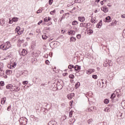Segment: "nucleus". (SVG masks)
Wrapping results in <instances>:
<instances>
[{
  "label": "nucleus",
  "mask_w": 125,
  "mask_h": 125,
  "mask_svg": "<svg viewBox=\"0 0 125 125\" xmlns=\"http://www.w3.org/2000/svg\"><path fill=\"white\" fill-rule=\"evenodd\" d=\"M26 119L25 118H21L19 120V122L21 124V125H27V121Z\"/></svg>",
  "instance_id": "obj_1"
},
{
  "label": "nucleus",
  "mask_w": 125,
  "mask_h": 125,
  "mask_svg": "<svg viewBox=\"0 0 125 125\" xmlns=\"http://www.w3.org/2000/svg\"><path fill=\"white\" fill-rule=\"evenodd\" d=\"M16 32H17L18 35H22L23 34V32H24V29H21L20 26H18L16 29Z\"/></svg>",
  "instance_id": "obj_2"
},
{
  "label": "nucleus",
  "mask_w": 125,
  "mask_h": 125,
  "mask_svg": "<svg viewBox=\"0 0 125 125\" xmlns=\"http://www.w3.org/2000/svg\"><path fill=\"white\" fill-rule=\"evenodd\" d=\"M4 65L2 62H0V76L3 75L4 74V71H3V67Z\"/></svg>",
  "instance_id": "obj_3"
},
{
  "label": "nucleus",
  "mask_w": 125,
  "mask_h": 125,
  "mask_svg": "<svg viewBox=\"0 0 125 125\" xmlns=\"http://www.w3.org/2000/svg\"><path fill=\"white\" fill-rule=\"evenodd\" d=\"M4 45H5V47L7 50L11 47V44H10V42H7L4 43Z\"/></svg>",
  "instance_id": "obj_4"
},
{
  "label": "nucleus",
  "mask_w": 125,
  "mask_h": 125,
  "mask_svg": "<svg viewBox=\"0 0 125 125\" xmlns=\"http://www.w3.org/2000/svg\"><path fill=\"white\" fill-rule=\"evenodd\" d=\"M67 33L69 36H75L76 35V31L73 30L68 31Z\"/></svg>",
  "instance_id": "obj_5"
},
{
  "label": "nucleus",
  "mask_w": 125,
  "mask_h": 125,
  "mask_svg": "<svg viewBox=\"0 0 125 125\" xmlns=\"http://www.w3.org/2000/svg\"><path fill=\"white\" fill-rule=\"evenodd\" d=\"M20 90V87L17 86H13L12 91H17L18 92Z\"/></svg>",
  "instance_id": "obj_6"
},
{
  "label": "nucleus",
  "mask_w": 125,
  "mask_h": 125,
  "mask_svg": "<svg viewBox=\"0 0 125 125\" xmlns=\"http://www.w3.org/2000/svg\"><path fill=\"white\" fill-rule=\"evenodd\" d=\"M87 23L82 22L80 23V27H81V28H86L87 27Z\"/></svg>",
  "instance_id": "obj_7"
},
{
  "label": "nucleus",
  "mask_w": 125,
  "mask_h": 125,
  "mask_svg": "<svg viewBox=\"0 0 125 125\" xmlns=\"http://www.w3.org/2000/svg\"><path fill=\"white\" fill-rule=\"evenodd\" d=\"M95 70L94 69H89L86 71V74L87 75H90L92 73H94Z\"/></svg>",
  "instance_id": "obj_8"
},
{
  "label": "nucleus",
  "mask_w": 125,
  "mask_h": 125,
  "mask_svg": "<svg viewBox=\"0 0 125 125\" xmlns=\"http://www.w3.org/2000/svg\"><path fill=\"white\" fill-rule=\"evenodd\" d=\"M108 62H112V61L106 59V61L104 63V67H107V66H108Z\"/></svg>",
  "instance_id": "obj_9"
},
{
  "label": "nucleus",
  "mask_w": 125,
  "mask_h": 125,
  "mask_svg": "<svg viewBox=\"0 0 125 125\" xmlns=\"http://www.w3.org/2000/svg\"><path fill=\"white\" fill-rule=\"evenodd\" d=\"M6 87L7 89H10L12 91V88H13V85L11 84H9L8 85H7Z\"/></svg>",
  "instance_id": "obj_10"
},
{
  "label": "nucleus",
  "mask_w": 125,
  "mask_h": 125,
  "mask_svg": "<svg viewBox=\"0 0 125 125\" xmlns=\"http://www.w3.org/2000/svg\"><path fill=\"white\" fill-rule=\"evenodd\" d=\"M97 28L100 29L102 27V21H100L99 23L96 25Z\"/></svg>",
  "instance_id": "obj_11"
},
{
  "label": "nucleus",
  "mask_w": 125,
  "mask_h": 125,
  "mask_svg": "<svg viewBox=\"0 0 125 125\" xmlns=\"http://www.w3.org/2000/svg\"><path fill=\"white\" fill-rule=\"evenodd\" d=\"M78 20L80 22H83L85 20V18L84 17H78Z\"/></svg>",
  "instance_id": "obj_12"
},
{
  "label": "nucleus",
  "mask_w": 125,
  "mask_h": 125,
  "mask_svg": "<svg viewBox=\"0 0 125 125\" xmlns=\"http://www.w3.org/2000/svg\"><path fill=\"white\" fill-rule=\"evenodd\" d=\"M0 49H2V50H4L5 51L7 50L4 44L0 45Z\"/></svg>",
  "instance_id": "obj_13"
},
{
  "label": "nucleus",
  "mask_w": 125,
  "mask_h": 125,
  "mask_svg": "<svg viewBox=\"0 0 125 125\" xmlns=\"http://www.w3.org/2000/svg\"><path fill=\"white\" fill-rule=\"evenodd\" d=\"M10 63H11V66H12L14 68H15L16 66H17V63L15 62H13L12 61H11Z\"/></svg>",
  "instance_id": "obj_14"
},
{
  "label": "nucleus",
  "mask_w": 125,
  "mask_h": 125,
  "mask_svg": "<svg viewBox=\"0 0 125 125\" xmlns=\"http://www.w3.org/2000/svg\"><path fill=\"white\" fill-rule=\"evenodd\" d=\"M22 76H24V77H27V76L29 75V72H28V71H24L22 73Z\"/></svg>",
  "instance_id": "obj_15"
},
{
  "label": "nucleus",
  "mask_w": 125,
  "mask_h": 125,
  "mask_svg": "<svg viewBox=\"0 0 125 125\" xmlns=\"http://www.w3.org/2000/svg\"><path fill=\"white\" fill-rule=\"evenodd\" d=\"M27 50H26L25 49H23L21 52V55H23V56H25V55H26V54H27Z\"/></svg>",
  "instance_id": "obj_16"
},
{
  "label": "nucleus",
  "mask_w": 125,
  "mask_h": 125,
  "mask_svg": "<svg viewBox=\"0 0 125 125\" xmlns=\"http://www.w3.org/2000/svg\"><path fill=\"white\" fill-rule=\"evenodd\" d=\"M48 125H56V122L53 120H52L49 122Z\"/></svg>",
  "instance_id": "obj_17"
},
{
  "label": "nucleus",
  "mask_w": 125,
  "mask_h": 125,
  "mask_svg": "<svg viewBox=\"0 0 125 125\" xmlns=\"http://www.w3.org/2000/svg\"><path fill=\"white\" fill-rule=\"evenodd\" d=\"M105 22H107V23L111 22V17L110 16H108L105 18Z\"/></svg>",
  "instance_id": "obj_18"
},
{
  "label": "nucleus",
  "mask_w": 125,
  "mask_h": 125,
  "mask_svg": "<svg viewBox=\"0 0 125 125\" xmlns=\"http://www.w3.org/2000/svg\"><path fill=\"white\" fill-rule=\"evenodd\" d=\"M31 46L32 49H34V48H35L36 47V42H32Z\"/></svg>",
  "instance_id": "obj_19"
},
{
  "label": "nucleus",
  "mask_w": 125,
  "mask_h": 125,
  "mask_svg": "<svg viewBox=\"0 0 125 125\" xmlns=\"http://www.w3.org/2000/svg\"><path fill=\"white\" fill-rule=\"evenodd\" d=\"M77 40L75 37H71L70 38V42H75Z\"/></svg>",
  "instance_id": "obj_20"
},
{
  "label": "nucleus",
  "mask_w": 125,
  "mask_h": 125,
  "mask_svg": "<svg viewBox=\"0 0 125 125\" xmlns=\"http://www.w3.org/2000/svg\"><path fill=\"white\" fill-rule=\"evenodd\" d=\"M5 101H6V98L3 97L2 99H1V104L3 105L4 103H5Z\"/></svg>",
  "instance_id": "obj_21"
},
{
  "label": "nucleus",
  "mask_w": 125,
  "mask_h": 125,
  "mask_svg": "<svg viewBox=\"0 0 125 125\" xmlns=\"http://www.w3.org/2000/svg\"><path fill=\"white\" fill-rule=\"evenodd\" d=\"M102 10H103L104 12L106 13V12H108L109 9H108V8L103 7L102 8Z\"/></svg>",
  "instance_id": "obj_22"
},
{
  "label": "nucleus",
  "mask_w": 125,
  "mask_h": 125,
  "mask_svg": "<svg viewBox=\"0 0 125 125\" xmlns=\"http://www.w3.org/2000/svg\"><path fill=\"white\" fill-rule=\"evenodd\" d=\"M74 69L75 71H79V70H81V66L79 65H75Z\"/></svg>",
  "instance_id": "obj_23"
},
{
  "label": "nucleus",
  "mask_w": 125,
  "mask_h": 125,
  "mask_svg": "<svg viewBox=\"0 0 125 125\" xmlns=\"http://www.w3.org/2000/svg\"><path fill=\"white\" fill-rule=\"evenodd\" d=\"M5 73L6 75H11V74H12V71L10 70H6Z\"/></svg>",
  "instance_id": "obj_24"
},
{
  "label": "nucleus",
  "mask_w": 125,
  "mask_h": 125,
  "mask_svg": "<svg viewBox=\"0 0 125 125\" xmlns=\"http://www.w3.org/2000/svg\"><path fill=\"white\" fill-rule=\"evenodd\" d=\"M80 85H81V83L80 82H77L75 84V88L77 89V88H79L80 87Z\"/></svg>",
  "instance_id": "obj_25"
},
{
  "label": "nucleus",
  "mask_w": 125,
  "mask_h": 125,
  "mask_svg": "<svg viewBox=\"0 0 125 125\" xmlns=\"http://www.w3.org/2000/svg\"><path fill=\"white\" fill-rule=\"evenodd\" d=\"M87 34L88 35H91L92 34H93V30H92V29H89L87 30Z\"/></svg>",
  "instance_id": "obj_26"
},
{
  "label": "nucleus",
  "mask_w": 125,
  "mask_h": 125,
  "mask_svg": "<svg viewBox=\"0 0 125 125\" xmlns=\"http://www.w3.org/2000/svg\"><path fill=\"white\" fill-rule=\"evenodd\" d=\"M0 24H1V26H3L5 24L4 20L2 19L0 21Z\"/></svg>",
  "instance_id": "obj_27"
},
{
  "label": "nucleus",
  "mask_w": 125,
  "mask_h": 125,
  "mask_svg": "<svg viewBox=\"0 0 125 125\" xmlns=\"http://www.w3.org/2000/svg\"><path fill=\"white\" fill-rule=\"evenodd\" d=\"M77 24H78V21H74L72 22V25H73V26H76L77 25Z\"/></svg>",
  "instance_id": "obj_28"
},
{
  "label": "nucleus",
  "mask_w": 125,
  "mask_h": 125,
  "mask_svg": "<svg viewBox=\"0 0 125 125\" xmlns=\"http://www.w3.org/2000/svg\"><path fill=\"white\" fill-rule=\"evenodd\" d=\"M49 44L51 47H53V46L55 45V42H52L51 43H50Z\"/></svg>",
  "instance_id": "obj_29"
},
{
  "label": "nucleus",
  "mask_w": 125,
  "mask_h": 125,
  "mask_svg": "<svg viewBox=\"0 0 125 125\" xmlns=\"http://www.w3.org/2000/svg\"><path fill=\"white\" fill-rule=\"evenodd\" d=\"M42 39L43 40H46V39H47V36H46V34H44V35H42Z\"/></svg>",
  "instance_id": "obj_30"
},
{
  "label": "nucleus",
  "mask_w": 125,
  "mask_h": 125,
  "mask_svg": "<svg viewBox=\"0 0 125 125\" xmlns=\"http://www.w3.org/2000/svg\"><path fill=\"white\" fill-rule=\"evenodd\" d=\"M115 97H116V94H115L114 93L112 94L110 97L111 99H112V100H113V99H114V98H115Z\"/></svg>",
  "instance_id": "obj_31"
},
{
  "label": "nucleus",
  "mask_w": 125,
  "mask_h": 125,
  "mask_svg": "<svg viewBox=\"0 0 125 125\" xmlns=\"http://www.w3.org/2000/svg\"><path fill=\"white\" fill-rule=\"evenodd\" d=\"M95 107H91L88 109V112H91L93 109H95Z\"/></svg>",
  "instance_id": "obj_32"
},
{
  "label": "nucleus",
  "mask_w": 125,
  "mask_h": 125,
  "mask_svg": "<svg viewBox=\"0 0 125 125\" xmlns=\"http://www.w3.org/2000/svg\"><path fill=\"white\" fill-rule=\"evenodd\" d=\"M91 22L92 23H94V24H95V23L97 22V21L96 20V19H95V18H93L92 19Z\"/></svg>",
  "instance_id": "obj_33"
},
{
  "label": "nucleus",
  "mask_w": 125,
  "mask_h": 125,
  "mask_svg": "<svg viewBox=\"0 0 125 125\" xmlns=\"http://www.w3.org/2000/svg\"><path fill=\"white\" fill-rule=\"evenodd\" d=\"M56 12V11L55 10H54L53 11H52L50 12V14H51V15H54Z\"/></svg>",
  "instance_id": "obj_34"
},
{
  "label": "nucleus",
  "mask_w": 125,
  "mask_h": 125,
  "mask_svg": "<svg viewBox=\"0 0 125 125\" xmlns=\"http://www.w3.org/2000/svg\"><path fill=\"white\" fill-rule=\"evenodd\" d=\"M12 20L13 22H17L18 21V18L14 17L12 19Z\"/></svg>",
  "instance_id": "obj_35"
},
{
  "label": "nucleus",
  "mask_w": 125,
  "mask_h": 125,
  "mask_svg": "<svg viewBox=\"0 0 125 125\" xmlns=\"http://www.w3.org/2000/svg\"><path fill=\"white\" fill-rule=\"evenodd\" d=\"M104 112H110V108L109 107H106L104 110Z\"/></svg>",
  "instance_id": "obj_36"
},
{
  "label": "nucleus",
  "mask_w": 125,
  "mask_h": 125,
  "mask_svg": "<svg viewBox=\"0 0 125 125\" xmlns=\"http://www.w3.org/2000/svg\"><path fill=\"white\" fill-rule=\"evenodd\" d=\"M19 43H22V42H24V40L23 39H19L18 40Z\"/></svg>",
  "instance_id": "obj_37"
},
{
  "label": "nucleus",
  "mask_w": 125,
  "mask_h": 125,
  "mask_svg": "<svg viewBox=\"0 0 125 125\" xmlns=\"http://www.w3.org/2000/svg\"><path fill=\"white\" fill-rule=\"evenodd\" d=\"M61 119H62V121H65V120H66V119H67V117H66L65 115H63Z\"/></svg>",
  "instance_id": "obj_38"
},
{
  "label": "nucleus",
  "mask_w": 125,
  "mask_h": 125,
  "mask_svg": "<svg viewBox=\"0 0 125 125\" xmlns=\"http://www.w3.org/2000/svg\"><path fill=\"white\" fill-rule=\"evenodd\" d=\"M76 38L78 40H81V38H82V35H81V34H78L77 35Z\"/></svg>",
  "instance_id": "obj_39"
},
{
  "label": "nucleus",
  "mask_w": 125,
  "mask_h": 125,
  "mask_svg": "<svg viewBox=\"0 0 125 125\" xmlns=\"http://www.w3.org/2000/svg\"><path fill=\"white\" fill-rule=\"evenodd\" d=\"M109 102V101L108 99H105L104 100V103H105V104H108Z\"/></svg>",
  "instance_id": "obj_40"
},
{
  "label": "nucleus",
  "mask_w": 125,
  "mask_h": 125,
  "mask_svg": "<svg viewBox=\"0 0 125 125\" xmlns=\"http://www.w3.org/2000/svg\"><path fill=\"white\" fill-rule=\"evenodd\" d=\"M67 97L68 98V99H69V100H71L73 98L71 97V96H70V94H68L67 95Z\"/></svg>",
  "instance_id": "obj_41"
},
{
  "label": "nucleus",
  "mask_w": 125,
  "mask_h": 125,
  "mask_svg": "<svg viewBox=\"0 0 125 125\" xmlns=\"http://www.w3.org/2000/svg\"><path fill=\"white\" fill-rule=\"evenodd\" d=\"M69 77L70 78V79H75V76H74V75L73 74L70 75Z\"/></svg>",
  "instance_id": "obj_42"
},
{
  "label": "nucleus",
  "mask_w": 125,
  "mask_h": 125,
  "mask_svg": "<svg viewBox=\"0 0 125 125\" xmlns=\"http://www.w3.org/2000/svg\"><path fill=\"white\" fill-rule=\"evenodd\" d=\"M73 68H74V65L73 64L68 65V69H73Z\"/></svg>",
  "instance_id": "obj_43"
},
{
  "label": "nucleus",
  "mask_w": 125,
  "mask_h": 125,
  "mask_svg": "<svg viewBox=\"0 0 125 125\" xmlns=\"http://www.w3.org/2000/svg\"><path fill=\"white\" fill-rule=\"evenodd\" d=\"M93 121V120H92V119H89L88 120V124H91V123H92Z\"/></svg>",
  "instance_id": "obj_44"
},
{
  "label": "nucleus",
  "mask_w": 125,
  "mask_h": 125,
  "mask_svg": "<svg viewBox=\"0 0 125 125\" xmlns=\"http://www.w3.org/2000/svg\"><path fill=\"white\" fill-rule=\"evenodd\" d=\"M9 66H8V68H9V69H14V67H13V66L12 65H11V63H10V65H9Z\"/></svg>",
  "instance_id": "obj_45"
},
{
  "label": "nucleus",
  "mask_w": 125,
  "mask_h": 125,
  "mask_svg": "<svg viewBox=\"0 0 125 125\" xmlns=\"http://www.w3.org/2000/svg\"><path fill=\"white\" fill-rule=\"evenodd\" d=\"M28 81H23L22 82V84H23L24 85H25V84H28Z\"/></svg>",
  "instance_id": "obj_46"
},
{
  "label": "nucleus",
  "mask_w": 125,
  "mask_h": 125,
  "mask_svg": "<svg viewBox=\"0 0 125 125\" xmlns=\"http://www.w3.org/2000/svg\"><path fill=\"white\" fill-rule=\"evenodd\" d=\"M92 78L93 79H95L96 80V79H97L98 77H97V75H92Z\"/></svg>",
  "instance_id": "obj_47"
},
{
  "label": "nucleus",
  "mask_w": 125,
  "mask_h": 125,
  "mask_svg": "<svg viewBox=\"0 0 125 125\" xmlns=\"http://www.w3.org/2000/svg\"><path fill=\"white\" fill-rule=\"evenodd\" d=\"M0 85L3 86V85H4V82L3 81H1L0 82Z\"/></svg>",
  "instance_id": "obj_48"
},
{
  "label": "nucleus",
  "mask_w": 125,
  "mask_h": 125,
  "mask_svg": "<svg viewBox=\"0 0 125 125\" xmlns=\"http://www.w3.org/2000/svg\"><path fill=\"white\" fill-rule=\"evenodd\" d=\"M69 117L70 118H72V117H73V111H70L69 112Z\"/></svg>",
  "instance_id": "obj_49"
},
{
  "label": "nucleus",
  "mask_w": 125,
  "mask_h": 125,
  "mask_svg": "<svg viewBox=\"0 0 125 125\" xmlns=\"http://www.w3.org/2000/svg\"><path fill=\"white\" fill-rule=\"evenodd\" d=\"M53 3V0H49V4L51 5Z\"/></svg>",
  "instance_id": "obj_50"
},
{
  "label": "nucleus",
  "mask_w": 125,
  "mask_h": 125,
  "mask_svg": "<svg viewBox=\"0 0 125 125\" xmlns=\"http://www.w3.org/2000/svg\"><path fill=\"white\" fill-rule=\"evenodd\" d=\"M12 23H13V21L12 19V20L9 19V24H12Z\"/></svg>",
  "instance_id": "obj_51"
},
{
  "label": "nucleus",
  "mask_w": 125,
  "mask_h": 125,
  "mask_svg": "<svg viewBox=\"0 0 125 125\" xmlns=\"http://www.w3.org/2000/svg\"><path fill=\"white\" fill-rule=\"evenodd\" d=\"M37 13L38 14H39V13H42V10H38L37 11Z\"/></svg>",
  "instance_id": "obj_52"
},
{
  "label": "nucleus",
  "mask_w": 125,
  "mask_h": 125,
  "mask_svg": "<svg viewBox=\"0 0 125 125\" xmlns=\"http://www.w3.org/2000/svg\"><path fill=\"white\" fill-rule=\"evenodd\" d=\"M70 95L72 97V98H73V97H74V96H75V94L74 93H71V94H70Z\"/></svg>",
  "instance_id": "obj_53"
},
{
  "label": "nucleus",
  "mask_w": 125,
  "mask_h": 125,
  "mask_svg": "<svg viewBox=\"0 0 125 125\" xmlns=\"http://www.w3.org/2000/svg\"><path fill=\"white\" fill-rule=\"evenodd\" d=\"M45 63L47 64V65H48L49 64V61H48V60H46L45 61Z\"/></svg>",
  "instance_id": "obj_54"
},
{
  "label": "nucleus",
  "mask_w": 125,
  "mask_h": 125,
  "mask_svg": "<svg viewBox=\"0 0 125 125\" xmlns=\"http://www.w3.org/2000/svg\"><path fill=\"white\" fill-rule=\"evenodd\" d=\"M44 22H48V21L47 20V18H45L44 19Z\"/></svg>",
  "instance_id": "obj_55"
},
{
  "label": "nucleus",
  "mask_w": 125,
  "mask_h": 125,
  "mask_svg": "<svg viewBox=\"0 0 125 125\" xmlns=\"http://www.w3.org/2000/svg\"><path fill=\"white\" fill-rule=\"evenodd\" d=\"M121 18H125V14L121 15Z\"/></svg>",
  "instance_id": "obj_56"
},
{
  "label": "nucleus",
  "mask_w": 125,
  "mask_h": 125,
  "mask_svg": "<svg viewBox=\"0 0 125 125\" xmlns=\"http://www.w3.org/2000/svg\"><path fill=\"white\" fill-rule=\"evenodd\" d=\"M34 34L32 33H30L28 34L29 37H32Z\"/></svg>",
  "instance_id": "obj_57"
},
{
  "label": "nucleus",
  "mask_w": 125,
  "mask_h": 125,
  "mask_svg": "<svg viewBox=\"0 0 125 125\" xmlns=\"http://www.w3.org/2000/svg\"><path fill=\"white\" fill-rule=\"evenodd\" d=\"M69 105L70 106H72L73 105V101H71L70 103H69Z\"/></svg>",
  "instance_id": "obj_58"
},
{
  "label": "nucleus",
  "mask_w": 125,
  "mask_h": 125,
  "mask_svg": "<svg viewBox=\"0 0 125 125\" xmlns=\"http://www.w3.org/2000/svg\"><path fill=\"white\" fill-rule=\"evenodd\" d=\"M42 21H40L38 23V25H41V24H42Z\"/></svg>",
  "instance_id": "obj_59"
},
{
  "label": "nucleus",
  "mask_w": 125,
  "mask_h": 125,
  "mask_svg": "<svg viewBox=\"0 0 125 125\" xmlns=\"http://www.w3.org/2000/svg\"><path fill=\"white\" fill-rule=\"evenodd\" d=\"M67 75H68L67 73H63L62 76L65 77V76H67Z\"/></svg>",
  "instance_id": "obj_60"
},
{
  "label": "nucleus",
  "mask_w": 125,
  "mask_h": 125,
  "mask_svg": "<svg viewBox=\"0 0 125 125\" xmlns=\"http://www.w3.org/2000/svg\"><path fill=\"white\" fill-rule=\"evenodd\" d=\"M3 77L5 79H7V76H6V75H3Z\"/></svg>",
  "instance_id": "obj_61"
},
{
  "label": "nucleus",
  "mask_w": 125,
  "mask_h": 125,
  "mask_svg": "<svg viewBox=\"0 0 125 125\" xmlns=\"http://www.w3.org/2000/svg\"><path fill=\"white\" fill-rule=\"evenodd\" d=\"M108 65H109V66H112L113 65V64L112 63V62H108Z\"/></svg>",
  "instance_id": "obj_62"
},
{
  "label": "nucleus",
  "mask_w": 125,
  "mask_h": 125,
  "mask_svg": "<svg viewBox=\"0 0 125 125\" xmlns=\"http://www.w3.org/2000/svg\"><path fill=\"white\" fill-rule=\"evenodd\" d=\"M48 21H50V20H51V18L50 17H48V18H47Z\"/></svg>",
  "instance_id": "obj_63"
},
{
  "label": "nucleus",
  "mask_w": 125,
  "mask_h": 125,
  "mask_svg": "<svg viewBox=\"0 0 125 125\" xmlns=\"http://www.w3.org/2000/svg\"><path fill=\"white\" fill-rule=\"evenodd\" d=\"M11 107V106H9L7 107V111H9V110H10Z\"/></svg>",
  "instance_id": "obj_64"
}]
</instances>
